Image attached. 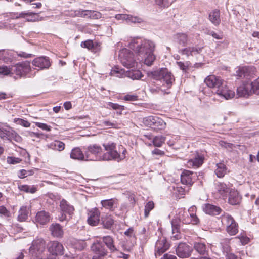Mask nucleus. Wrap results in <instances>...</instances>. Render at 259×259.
Returning <instances> with one entry per match:
<instances>
[{"label":"nucleus","instance_id":"f257e3e1","mask_svg":"<svg viewBox=\"0 0 259 259\" xmlns=\"http://www.w3.org/2000/svg\"><path fill=\"white\" fill-rule=\"evenodd\" d=\"M103 146L106 152L101 156V160L119 162L125 158L127 150L123 146L120 145L117 148L115 143L108 142L103 144Z\"/></svg>","mask_w":259,"mask_h":259},{"label":"nucleus","instance_id":"f03ea898","mask_svg":"<svg viewBox=\"0 0 259 259\" xmlns=\"http://www.w3.org/2000/svg\"><path fill=\"white\" fill-rule=\"evenodd\" d=\"M223 80L219 76L214 75L208 76L204 80L206 84L210 88H216L217 94L224 97L225 99L232 98L234 96V92L228 90L226 85H223Z\"/></svg>","mask_w":259,"mask_h":259},{"label":"nucleus","instance_id":"7ed1b4c3","mask_svg":"<svg viewBox=\"0 0 259 259\" xmlns=\"http://www.w3.org/2000/svg\"><path fill=\"white\" fill-rule=\"evenodd\" d=\"M147 76L151 79L163 81L166 84L167 88H170L175 81L172 74L166 68L150 71L147 73Z\"/></svg>","mask_w":259,"mask_h":259},{"label":"nucleus","instance_id":"20e7f679","mask_svg":"<svg viewBox=\"0 0 259 259\" xmlns=\"http://www.w3.org/2000/svg\"><path fill=\"white\" fill-rule=\"evenodd\" d=\"M197 208L195 206H191L188 211L182 209L179 212V219L185 224L198 225L200 220L196 214Z\"/></svg>","mask_w":259,"mask_h":259},{"label":"nucleus","instance_id":"39448f33","mask_svg":"<svg viewBox=\"0 0 259 259\" xmlns=\"http://www.w3.org/2000/svg\"><path fill=\"white\" fill-rule=\"evenodd\" d=\"M220 219L222 225L226 227V232L231 236H234L238 232L239 226L234 218L230 214L224 213Z\"/></svg>","mask_w":259,"mask_h":259},{"label":"nucleus","instance_id":"423d86ee","mask_svg":"<svg viewBox=\"0 0 259 259\" xmlns=\"http://www.w3.org/2000/svg\"><path fill=\"white\" fill-rule=\"evenodd\" d=\"M119 58L122 65L127 68L137 66V62L134 59L133 53L127 49H123L119 52Z\"/></svg>","mask_w":259,"mask_h":259},{"label":"nucleus","instance_id":"0eeeda50","mask_svg":"<svg viewBox=\"0 0 259 259\" xmlns=\"http://www.w3.org/2000/svg\"><path fill=\"white\" fill-rule=\"evenodd\" d=\"M45 248V242L42 239L34 240L30 247L29 252L31 255L36 259H42L41 253Z\"/></svg>","mask_w":259,"mask_h":259},{"label":"nucleus","instance_id":"6e6552de","mask_svg":"<svg viewBox=\"0 0 259 259\" xmlns=\"http://www.w3.org/2000/svg\"><path fill=\"white\" fill-rule=\"evenodd\" d=\"M60 208V215H59L58 219L61 222L69 220L74 210V207L64 199L61 201Z\"/></svg>","mask_w":259,"mask_h":259},{"label":"nucleus","instance_id":"1a4fd4ad","mask_svg":"<svg viewBox=\"0 0 259 259\" xmlns=\"http://www.w3.org/2000/svg\"><path fill=\"white\" fill-rule=\"evenodd\" d=\"M154 48L155 45L152 41L148 40H144L140 45L136 47V51L138 53V56H140L145 53L154 52Z\"/></svg>","mask_w":259,"mask_h":259},{"label":"nucleus","instance_id":"9d476101","mask_svg":"<svg viewBox=\"0 0 259 259\" xmlns=\"http://www.w3.org/2000/svg\"><path fill=\"white\" fill-rule=\"evenodd\" d=\"M30 70V62L28 61L18 63L12 67V70L14 73L20 76L26 75Z\"/></svg>","mask_w":259,"mask_h":259},{"label":"nucleus","instance_id":"9b49d317","mask_svg":"<svg viewBox=\"0 0 259 259\" xmlns=\"http://www.w3.org/2000/svg\"><path fill=\"white\" fill-rule=\"evenodd\" d=\"M232 189L224 182H218L215 184V194L219 198H222L223 199H226L228 193Z\"/></svg>","mask_w":259,"mask_h":259},{"label":"nucleus","instance_id":"f8f14e48","mask_svg":"<svg viewBox=\"0 0 259 259\" xmlns=\"http://www.w3.org/2000/svg\"><path fill=\"white\" fill-rule=\"evenodd\" d=\"M204 160L203 155L196 153L193 158L188 160L186 166L189 168H197L202 165Z\"/></svg>","mask_w":259,"mask_h":259},{"label":"nucleus","instance_id":"ddd939ff","mask_svg":"<svg viewBox=\"0 0 259 259\" xmlns=\"http://www.w3.org/2000/svg\"><path fill=\"white\" fill-rule=\"evenodd\" d=\"M170 247V244L167 242L164 237L160 238L156 243L155 255L160 256L167 250Z\"/></svg>","mask_w":259,"mask_h":259},{"label":"nucleus","instance_id":"4468645a","mask_svg":"<svg viewBox=\"0 0 259 259\" xmlns=\"http://www.w3.org/2000/svg\"><path fill=\"white\" fill-rule=\"evenodd\" d=\"M191 252V247L186 243H180L176 248V254L180 258L189 257Z\"/></svg>","mask_w":259,"mask_h":259},{"label":"nucleus","instance_id":"2eb2a0df","mask_svg":"<svg viewBox=\"0 0 259 259\" xmlns=\"http://www.w3.org/2000/svg\"><path fill=\"white\" fill-rule=\"evenodd\" d=\"M48 251L53 255H62L64 253V247L58 241H52L49 244Z\"/></svg>","mask_w":259,"mask_h":259},{"label":"nucleus","instance_id":"dca6fc26","mask_svg":"<svg viewBox=\"0 0 259 259\" xmlns=\"http://www.w3.org/2000/svg\"><path fill=\"white\" fill-rule=\"evenodd\" d=\"M195 176L196 175L193 171L184 169L181 175V182L183 184L192 186Z\"/></svg>","mask_w":259,"mask_h":259},{"label":"nucleus","instance_id":"f3484780","mask_svg":"<svg viewBox=\"0 0 259 259\" xmlns=\"http://www.w3.org/2000/svg\"><path fill=\"white\" fill-rule=\"evenodd\" d=\"M237 93L239 97L246 98L253 94L250 83L248 82L243 83L238 87Z\"/></svg>","mask_w":259,"mask_h":259},{"label":"nucleus","instance_id":"a211bd4d","mask_svg":"<svg viewBox=\"0 0 259 259\" xmlns=\"http://www.w3.org/2000/svg\"><path fill=\"white\" fill-rule=\"evenodd\" d=\"M255 71V68L253 67H242L239 68L236 71V75L240 78L252 77Z\"/></svg>","mask_w":259,"mask_h":259},{"label":"nucleus","instance_id":"6ab92c4d","mask_svg":"<svg viewBox=\"0 0 259 259\" xmlns=\"http://www.w3.org/2000/svg\"><path fill=\"white\" fill-rule=\"evenodd\" d=\"M32 64L41 70L47 69L51 65L49 58L46 57H40L34 59L32 61Z\"/></svg>","mask_w":259,"mask_h":259},{"label":"nucleus","instance_id":"aec40b11","mask_svg":"<svg viewBox=\"0 0 259 259\" xmlns=\"http://www.w3.org/2000/svg\"><path fill=\"white\" fill-rule=\"evenodd\" d=\"M228 194V202L229 204L234 205H238L241 203L242 197L237 190L232 189Z\"/></svg>","mask_w":259,"mask_h":259},{"label":"nucleus","instance_id":"412c9836","mask_svg":"<svg viewBox=\"0 0 259 259\" xmlns=\"http://www.w3.org/2000/svg\"><path fill=\"white\" fill-rule=\"evenodd\" d=\"M1 59L5 63H9L16 60V52L11 50L0 51Z\"/></svg>","mask_w":259,"mask_h":259},{"label":"nucleus","instance_id":"4be33fe9","mask_svg":"<svg viewBox=\"0 0 259 259\" xmlns=\"http://www.w3.org/2000/svg\"><path fill=\"white\" fill-rule=\"evenodd\" d=\"M100 212L98 209L95 208L91 210L88 213V218L87 220L89 224L92 226H96L99 222Z\"/></svg>","mask_w":259,"mask_h":259},{"label":"nucleus","instance_id":"5701e85b","mask_svg":"<svg viewBox=\"0 0 259 259\" xmlns=\"http://www.w3.org/2000/svg\"><path fill=\"white\" fill-rule=\"evenodd\" d=\"M202 208L204 212L206 214L212 215H219L222 211V209L220 207L209 203L204 204Z\"/></svg>","mask_w":259,"mask_h":259},{"label":"nucleus","instance_id":"b1692460","mask_svg":"<svg viewBox=\"0 0 259 259\" xmlns=\"http://www.w3.org/2000/svg\"><path fill=\"white\" fill-rule=\"evenodd\" d=\"M101 204L103 207L111 211H113L117 207L118 201L116 198L105 199L102 200Z\"/></svg>","mask_w":259,"mask_h":259},{"label":"nucleus","instance_id":"393cba45","mask_svg":"<svg viewBox=\"0 0 259 259\" xmlns=\"http://www.w3.org/2000/svg\"><path fill=\"white\" fill-rule=\"evenodd\" d=\"M83 45L84 48L94 53L98 52L101 49V44L98 41L94 42L93 40L89 39L84 41Z\"/></svg>","mask_w":259,"mask_h":259},{"label":"nucleus","instance_id":"a878e982","mask_svg":"<svg viewBox=\"0 0 259 259\" xmlns=\"http://www.w3.org/2000/svg\"><path fill=\"white\" fill-rule=\"evenodd\" d=\"M50 220V213L44 210L38 212L35 216V222L40 225H45Z\"/></svg>","mask_w":259,"mask_h":259},{"label":"nucleus","instance_id":"bb28decb","mask_svg":"<svg viewBox=\"0 0 259 259\" xmlns=\"http://www.w3.org/2000/svg\"><path fill=\"white\" fill-rule=\"evenodd\" d=\"M156 59L155 56L153 54V52L150 53H145L143 55L138 56V60L140 61L144 60V63L147 66H151Z\"/></svg>","mask_w":259,"mask_h":259},{"label":"nucleus","instance_id":"cd10ccee","mask_svg":"<svg viewBox=\"0 0 259 259\" xmlns=\"http://www.w3.org/2000/svg\"><path fill=\"white\" fill-rule=\"evenodd\" d=\"M91 249L95 253L102 256L107 255L108 253L107 249L102 245V243L99 241H97L92 245Z\"/></svg>","mask_w":259,"mask_h":259},{"label":"nucleus","instance_id":"c85d7f7f","mask_svg":"<svg viewBox=\"0 0 259 259\" xmlns=\"http://www.w3.org/2000/svg\"><path fill=\"white\" fill-rule=\"evenodd\" d=\"M103 242L104 243L107 247L110 250L111 253H113L117 249L114 245L113 238L110 236H104L102 238Z\"/></svg>","mask_w":259,"mask_h":259},{"label":"nucleus","instance_id":"c756f323","mask_svg":"<svg viewBox=\"0 0 259 259\" xmlns=\"http://www.w3.org/2000/svg\"><path fill=\"white\" fill-rule=\"evenodd\" d=\"M209 20L215 26H218L221 23L220 12L218 9H215L209 14Z\"/></svg>","mask_w":259,"mask_h":259},{"label":"nucleus","instance_id":"7c9ffc66","mask_svg":"<svg viewBox=\"0 0 259 259\" xmlns=\"http://www.w3.org/2000/svg\"><path fill=\"white\" fill-rule=\"evenodd\" d=\"M193 247L194 250L197 252L200 255H205L208 254V247L204 243L195 242Z\"/></svg>","mask_w":259,"mask_h":259},{"label":"nucleus","instance_id":"2f4dec72","mask_svg":"<svg viewBox=\"0 0 259 259\" xmlns=\"http://www.w3.org/2000/svg\"><path fill=\"white\" fill-rule=\"evenodd\" d=\"M50 230L52 235L56 237H62L63 235V230L60 224H52L50 227Z\"/></svg>","mask_w":259,"mask_h":259},{"label":"nucleus","instance_id":"473e14b6","mask_svg":"<svg viewBox=\"0 0 259 259\" xmlns=\"http://www.w3.org/2000/svg\"><path fill=\"white\" fill-rule=\"evenodd\" d=\"M216 169L214 170V173L217 177L219 178H223L227 174L228 168L224 162H220L217 163Z\"/></svg>","mask_w":259,"mask_h":259},{"label":"nucleus","instance_id":"72a5a7b5","mask_svg":"<svg viewBox=\"0 0 259 259\" xmlns=\"http://www.w3.org/2000/svg\"><path fill=\"white\" fill-rule=\"evenodd\" d=\"M7 140L10 142L14 141L17 143H20L22 141V137L12 128L9 130Z\"/></svg>","mask_w":259,"mask_h":259},{"label":"nucleus","instance_id":"f704fd0d","mask_svg":"<svg viewBox=\"0 0 259 259\" xmlns=\"http://www.w3.org/2000/svg\"><path fill=\"white\" fill-rule=\"evenodd\" d=\"M175 38L178 44L184 47L186 46L188 40L187 34L183 33L176 34Z\"/></svg>","mask_w":259,"mask_h":259},{"label":"nucleus","instance_id":"c9c22d12","mask_svg":"<svg viewBox=\"0 0 259 259\" xmlns=\"http://www.w3.org/2000/svg\"><path fill=\"white\" fill-rule=\"evenodd\" d=\"M82 17L96 19L101 17V13L96 11H82Z\"/></svg>","mask_w":259,"mask_h":259},{"label":"nucleus","instance_id":"e433bc0d","mask_svg":"<svg viewBox=\"0 0 259 259\" xmlns=\"http://www.w3.org/2000/svg\"><path fill=\"white\" fill-rule=\"evenodd\" d=\"M28 208L26 206H23L19 211L18 220L20 222H24L28 218Z\"/></svg>","mask_w":259,"mask_h":259},{"label":"nucleus","instance_id":"4c0bfd02","mask_svg":"<svg viewBox=\"0 0 259 259\" xmlns=\"http://www.w3.org/2000/svg\"><path fill=\"white\" fill-rule=\"evenodd\" d=\"M166 123L159 117L156 116L152 128L155 130H162L165 128Z\"/></svg>","mask_w":259,"mask_h":259},{"label":"nucleus","instance_id":"58836bf2","mask_svg":"<svg viewBox=\"0 0 259 259\" xmlns=\"http://www.w3.org/2000/svg\"><path fill=\"white\" fill-rule=\"evenodd\" d=\"M166 138L163 136H156L152 139V145L154 147H161L165 143Z\"/></svg>","mask_w":259,"mask_h":259},{"label":"nucleus","instance_id":"ea45409f","mask_svg":"<svg viewBox=\"0 0 259 259\" xmlns=\"http://www.w3.org/2000/svg\"><path fill=\"white\" fill-rule=\"evenodd\" d=\"M103 225L106 229H110L114 224V220L111 215H107L102 218Z\"/></svg>","mask_w":259,"mask_h":259},{"label":"nucleus","instance_id":"a19ab883","mask_svg":"<svg viewBox=\"0 0 259 259\" xmlns=\"http://www.w3.org/2000/svg\"><path fill=\"white\" fill-rule=\"evenodd\" d=\"M231 239L224 238L223 239L221 242V244L222 247L223 252L226 253H230L231 250V246H230V241Z\"/></svg>","mask_w":259,"mask_h":259},{"label":"nucleus","instance_id":"79ce46f5","mask_svg":"<svg viewBox=\"0 0 259 259\" xmlns=\"http://www.w3.org/2000/svg\"><path fill=\"white\" fill-rule=\"evenodd\" d=\"M127 75L133 80L140 79L143 76L142 72L139 70H132L130 71L127 73Z\"/></svg>","mask_w":259,"mask_h":259},{"label":"nucleus","instance_id":"37998d69","mask_svg":"<svg viewBox=\"0 0 259 259\" xmlns=\"http://www.w3.org/2000/svg\"><path fill=\"white\" fill-rule=\"evenodd\" d=\"M19 189L21 191L33 194L37 191V188L34 186H29L27 185H22L19 186Z\"/></svg>","mask_w":259,"mask_h":259},{"label":"nucleus","instance_id":"c03bdc74","mask_svg":"<svg viewBox=\"0 0 259 259\" xmlns=\"http://www.w3.org/2000/svg\"><path fill=\"white\" fill-rule=\"evenodd\" d=\"M156 116H149L144 118L143 123L146 126L152 128Z\"/></svg>","mask_w":259,"mask_h":259},{"label":"nucleus","instance_id":"a18cd8bd","mask_svg":"<svg viewBox=\"0 0 259 259\" xmlns=\"http://www.w3.org/2000/svg\"><path fill=\"white\" fill-rule=\"evenodd\" d=\"M154 208V203L152 201H149L145 205L144 216L147 218L150 212Z\"/></svg>","mask_w":259,"mask_h":259},{"label":"nucleus","instance_id":"49530a36","mask_svg":"<svg viewBox=\"0 0 259 259\" xmlns=\"http://www.w3.org/2000/svg\"><path fill=\"white\" fill-rule=\"evenodd\" d=\"M70 157L74 159H81V150L79 148H74L72 149Z\"/></svg>","mask_w":259,"mask_h":259},{"label":"nucleus","instance_id":"de8ad7c7","mask_svg":"<svg viewBox=\"0 0 259 259\" xmlns=\"http://www.w3.org/2000/svg\"><path fill=\"white\" fill-rule=\"evenodd\" d=\"M250 83L253 94L259 95V77Z\"/></svg>","mask_w":259,"mask_h":259},{"label":"nucleus","instance_id":"09e8293b","mask_svg":"<svg viewBox=\"0 0 259 259\" xmlns=\"http://www.w3.org/2000/svg\"><path fill=\"white\" fill-rule=\"evenodd\" d=\"M89 151L91 153L95 155H99L101 158V156H102V148L100 146L97 145L91 146L89 148Z\"/></svg>","mask_w":259,"mask_h":259},{"label":"nucleus","instance_id":"8fccbe9b","mask_svg":"<svg viewBox=\"0 0 259 259\" xmlns=\"http://www.w3.org/2000/svg\"><path fill=\"white\" fill-rule=\"evenodd\" d=\"M235 238L239 239L241 244L243 245H245L250 242V238L243 234H240L236 237Z\"/></svg>","mask_w":259,"mask_h":259},{"label":"nucleus","instance_id":"3c124183","mask_svg":"<svg viewBox=\"0 0 259 259\" xmlns=\"http://www.w3.org/2000/svg\"><path fill=\"white\" fill-rule=\"evenodd\" d=\"M102 125L109 128H119V124L116 121L111 122L109 120L103 121L102 122Z\"/></svg>","mask_w":259,"mask_h":259},{"label":"nucleus","instance_id":"603ef678","mask_svg":"<svg viewBox=\"0 0 259 259\" xmlns=\"http://www.w3.org/2000/svg\"><path fill=\"white\" fill-rule=\"evenodd\" d=\"M121 99L126 101H136L138 100V96L136 94H128L124 96Z\"/></svg>","mask_w":259,"mask_h":259},{"label":"nucleus","instance_id":"864d4df0","mask_svg":"<svg viewBox=\"0 0 259 259\" xmlns=\"http://www.w3.org/2000/svg\"><path fill=\"white\" fill-rule=\"evenodd\" d=\"M14 121L17 124L21 125L25 127H28L30 126V123L28 121L21 118H15Z\"/></svg>","mask_w":259,"mask_h":259},{"label":"nucleus","instance_id":"5fc2aeb1","mask_svg":"<svg viewBox=\"0 0 259 259\" xmlns=\"http://www.w3.org/2000/svg\"><path fill=\"white\" fill-rule=\"evenodd\" d=\"M34 16L35 15L31 12H22L19 13H16L14 14V17L16 19H18L20 18H26L27 16Z\"/></svg>","mask_w":259,"mask_h":259},{"label":"nucleus","instance_id":"6e6d98bb","mask_svg":"<svg viewBox=\"0 0 259 259\" xmlns=\"http://www.w3.org/2000/svg\"><path fill=\"white\" fill-rule=\"evenodd\" d=\"M155 3L161 8L168 7L171 3L168 0H155Z\"/></svg>","mask_w":259,"mask_h":259},{"label":"nucleus","instance_id":"4d7b16f0","mask_svg":"<svg viewBox=\"0 0 259 259\" xmlns=\"http://www.w3.org/2000/svg\"><path fill=\"white\" fill-rule=\"evenodd\" d=\"M108 105L109 108H111L113 110H124L125 109L124 106L120 105L117 103H114L112 102H109Z\"/></svg>","mask_w":259,"mask_h":259},{"label":"nucleus","instance_id":"13d9d810","mask_svg":"<svg viewBox=\"0 0 259 259\" xmlns=\"http://www.w3.org/2000/svg\"><path fill=\"white\" fill-rule=\"evenodd\" d=\"M33 174L32 170H26L22 169L19 171L18 176L20 178H24L29 176H31Z\"/></svg>","mask_w":259,"mask_h":259},{"label":"nucleus","instance_id":"bf43d9fd","mask_svg":"<svg viewBox=\"0 0 259 259\" xmlns=\"http://www.w3.org/2000/svg\"><path fill=\"white\" fill-rule=\"evenodd\" d=\"M174 189L178 196L183 197V196L186 194L185 189L181 186H177L176 188H174Z\"/></svg>","mask_w":259,"mask_h":259},{"label":"nucleus","instance_id":"052dcab7","mask_svg":"<svg viewBox=\"0 0 259 259\" xmlns=\"http://www.w3.org/2000/svg\"><path fill=\"white\" fill-rule=\"evenodd\" d=\"M13 71L12 68L10 69L6 66H0V74L7 75H9Z\"/></svg>","mask_w":259,"mask_h":259},{"label":"nucleus","instance_id":"680f3d73","mask_svg":"<svg viewBox=\"0 0 259 259\" xmlns=\"http://www.w3.org/2000/svg\"><path fill=\"white\" fill-rule=\"evenodd\" d=\"M171 225H172V234H175V233H178L180 232V228L179 226L178 225L177 223V220H172L171 221Z\"/></svg>","mask_w":259,"mask_h":259},{"label":"nucleus","instance_id":"e2e57ef3","mask_svg":"<svg viewBox=\"0 0 259 259\" xmlns=\"http://www.w3.org/2000/svg\"><path fill=\"white\" fill-rule=\"evenodd\" d=\"M7 161V162L9 164H15L20 163L21 160L19 158L14 157H8Z\"/></svg>","mask_w":259,"mask_h":259},{"label":"nucleus","instance_id":"0e129e2a","mask_svg":"<svg viewBox=\"0 0 259 259\" xmlns=\"http://www.w3.org/2000/svg\"><path fill=\"white\" fill-rule=\"evenodd\" d=\"M35 125L39 128H41L42 130L50 131H51V127L48 125L46 123H40V122H35Z\"/></svg>","mask_w":259,"mask_h":259},{"label":"nucleus","instance_id":"69168bd1","mask_svg":"<svg viewBox=\"0 0 259 259\" xmlns=\"http://www.w3.org/2000/svg\"><path fill=\"white\" fill-rule=\"evenodd\" d=\"M151 154L153 155H156L162 157L165 155V152L159 149L155 148L151 151Z\"/></svg>","mask_w":259,"mask_h":259},{"label":"nucleus","instance_id":"338daca9","mask_svg":"<svg viewBox=\"0 0 259 259\" xmlns=\"http://www.w3.org/2000/svg\"><path fill=\"white\" fill-rule=\"evenodd\" d=\"M141 20V18L138 17L133 16L128 14V17H127V21H128L130 22H132L133 23H136V22H140Z\"/></svg>","mask_w":259,"mask_h":259},{"label":"nucleus","instance_id":"774afa93","mask_svg":"<svg viewBox=\"0 0 259 259\" xmlns=\"http://www.w3.org/2000/svg\"><path fill=\"white\" fill-rule=\"evenodd\" d=\"M0 214L8 217L10 215V212L4 205H2L0 206Z\"/></svg>","mask_w":259,"mask_h":259}]
</instances>
